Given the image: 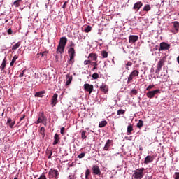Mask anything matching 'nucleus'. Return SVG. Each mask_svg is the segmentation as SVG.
<instances>
[{
	"label": "nucleus",
	"mask_w": 179,
	"mask_h": 179,
	"mask_svg": "<svg viewBox=\"0 0 179 179\" xmlns=\"http://www.w3.org/2000/svg\"><path fill=\"white\" fill-rule=\"evenodd\" d=\"M92 62H92V60H85V61H84V65H89V64H91V65H92Z\"/></svg>",
	"instance_id": "nucleus-46"
},
{
	"label": "nucleus",
	"mask_w": 179,
	"mask_h": 179,
	"mask_svg": "<svg viewBox=\"0 0 179 179\" xmlns=\"http://www.w3.org/2000/svg\"><path fill=\"white\" fill-rule=\"evenodd\" d=\"M48 54V52L47 51H44L43 52H40V53H38L37 55H38V58L40 57L38 55H41V57H47V55Z\"/></svg>",
	"instance_id": "nucleus-35"
},
{
	"label": "nucleus",
	"mask_w": 179,
	"mask_h": 179,
	"mask_svg": "<svg viewBox=\"0 0 179 179\" xmlns=\"http://www.w3.org/2000/svg\"><path fill=\"white\" fill-rule=\"evenodd\" d=\"M16 59H17V56L15 55L13 57V59L10 62V66H13V65L15 64V62H16Z\"/></svg>",
	"instance_id": "nucleus-36"
},
{
	"label": "nucleus",
	"mask_w": 179,
	"mask_h": 179,
	"mask_svg": "<svg viewBox=\"0 0 179 179\" xmlns=\"http://www.w3.org/2000/svg\"><path fill=\"white\" fill-rule=\"evenodd\" d=\"M6 67V60L3 59L1 65V69L3 71V69Z\"/></svg>",
	"instance_id": "nucleus-37"
},
{
	"label": "nucleus",
	"mask_w": 179,
	"mask_h": 179,
	"mask_svg": "<svg viewBox=\"0 0 179 179\" xmlns=\"http://www.w3.org/2000/svg\"><path fill=\"white\" fill-rule=\"evenodd\" d=\"M157 93H160V90H155L153 91H149L148 92L146 93V96L148 99H153Z\"/></svg>",
	"instance_id": "nucleus-7"
},
{
	"label": "nucleus",
	"mask_w": 179,
	"mask_h": 179,
	"mask_svg": "<svg viewBox=\"0 0 179 179\" xmlns=\"http://www.w3.org/2000/svg\"><path fill=\"white\" fill-rule=\"evenodd\" d=\"M85 33H90L92 31V27L87 26V27L85 28Z\"/></svg>",
	"instance_id": "nucleus-42"
},
{
	"label": "nucleus",
	"mask_w": 179,
	"mask_h": 179,
	"mask_svg": "<svg viewBox=\"0 0 179 179\" xmlns=\"http://www.w3.org/2000/svg\"><path fill=\"white\" fill-rule=\"evenodd\" d=\"M58 176H59L58 170L50 169L48 177L49 179H58Z\"/></svg>",
	"instance_id": "nucleus-3"
},
{
	"label": "nucleus",
	"mask_w": 179,
	"mask_h": 179,
	"mask_svg": "<svg viewBox=\"0 0 179 179\" xmlns=\"http://www.w3.org/2000/svg\"><path fill=\"white\" fill-rule=\"evenodd\" d=\"M132 131H134V126H132V124H130L127 127V135H131L132 134Z\"/></svg>",
	"instance_id": "nucleus-22"
},
{
	"label": "nucleus",
	"mask_w": 179,
	"mask_h": 179,
	"mask_svg": "<svg viewBox=\"0 0 179 179\" xmlns=\"http://www.w3.org/2000/svg\"><path fill=\"white\" fill-rule=\"evenodd\" d=\"M150 9H152V7H150V5L146 4V5L144 6L143 10L144 12H149V10H150Z\"/></svg>",
	"instance_id": "nucleus-29"
},
{
	"label": "nucleus",
	"mask_w": 179,
	"mask_h": 179,
	"mask_svg": "<svg viewBox=\"0 0 179 179\" xmlns=\"http://www.w3.org/2000/svg\"><path fill=\"white\" fill-rule=\"evenodd\" d=\"M70 47H71V48H73V47H75V43H73V42H72L70 45Z\"/></svg>",
	"instance_id": "nucleus-57"
},
{
	"label": "nucleus",
	"mask_w": 179,
	"mask_h": 179,
	"mask_svg": "<svg viewBox=\"0 0 179 179\" xmlns=\"http://www.w3.org/2000/svg\"><path fill=\"white\" fill-rule=\"evenodd\" d=\"M47 155H49L48 159H51V156H52V150H47Z\"/></svg>",
	"instance_id": "nucleus-43"
},
{
	"label": "nucleus",
	"mask_w": 179,
	"mask_h": 179,
	"mask_svg": "<svg viewBox=\"0 0 179 179\" xmlns=\"http://www.w3.org/2000/svg\"><path fill=\"white\" fill-rule=\"evenodd\" d=\"M113 145H114V141H113V140H107L105 146L103 147V150H106V152L108 151Z\"/></svg>",
	"instance_id": "nucleus-8"
},
{
	"label": "nucleus",
	"mask_w": 179,
	"mask_h": 179,
	"mask_svg": "<svg viewBox=\"0 0 179 179\" xmlns=\"http://www.w3.org/2000/svg\"><path fill=\"white\" fill-rule=\"evenodd\" d=\"M101 55H102L103 58H107V57H108V52H107V51H106V50H103L101 52Z\"/></svg>",
	"instance_id": "nucleus-38"
},
{
	"label": "nucleus",
	"mask_w": 179,
	"mask_h": 179,
	"mask_svg": "<svg viewBox=\"0 0 179 179\" xmlns=\"http://www.w3.org/2000/svg\"><path fill=\"white\" fill-rule=\"evenodd\" d=\"M136 127L138 128V129H141L142 127H143V120H139Z\"/></svg>",
	"instance_id": "nucleus-28"
},
{
	"label": "nucleus",
	"mask_w": 179,
	"mask_h": 179,
	"mask_svg": "<svg viewBox=\"0 0 179 179\" xmlns=\"http://www.w3.org/2000/svg\"><path fill=\"white\" fill-rule=\"evenodd\" d=\"M68 52L69 55H75V49L73 48H70Z\"/></svg>",
	"instance_id": "nucleus-32"
},
{
	"label": "nucleus",
	"mask_w": 179,
	"mask_h": 179,
	"mask_svg": "<svg viewBox=\"0 0 179 179\" xmlns=\"http://www.w3.org/2000/svg\"><path fill=\"white\" fill-rule=\"evenodd\" d=\"M92 174H94V176H99V177L100 176H101V171L100 170V167H99V166L93 165L92 167Z\"/></svg>",
	"instance_id": "nucleus-5"
},
{
	"label": "nucleus",
	"mask_w": 179,
	"mask_h": 179,
	"mask_svg": "<svg viewBox=\"0 0 179 179\" xmlns=\"http://www.w3.org/2000/svg\"><path fill=\"white\" fill-rule=\"evenodd\" d=\"M40 134L42 135V137L44 138L45 136V128L44 127H41Z\"/></svg>",
	"instance_id": "nucleus-30"
},
{
	"label": "nucleus",
	"mask_w": 179,
	"mask_h": 179,
	"mask_svg": "<svg viewBox=\"0 0 179 179\" xmlns=\"http://www.w3.org/2000/svg\"><path fill=\"white\" fill-rule=\"evenodd\" d=\"M140 150H143L142 148H140Z\"/></svg>",
	"instance_id": "nucleus-60"
},
{
	"label": "nucleus",
	"mask_w": 179,
	"mask_h": 179,
	"mask_svg": "<svg viewBox=\"0 0 179 179\" xmlns=\"http://www.w3.org/2000/svg\"><path fill=\"white\" fill-rule=\"evenodd\" d=\"M125 114V110L120 109L117 110V115H124Z\"/></svg>",
	"instance_id": "nucleus-41"
},
{
	"label": "nucleus",
	"mask_w": 179,
	"mask_h": 179,
	"mask_svg": "<svg viewBox=\"0 0 179 179\" xmlns=\"http://www.w3.org/2000/svg\"><path fill=\"white\" fill-rule=\"evenodd\" d=\"M162 82H167V76L164 75V78H162Z\"/></svg>",
	"instance_id": "nucleus-53"
},
{
	"label": "nucleus",
	"mask_w": 179,
	"mask_h": 179,
	"mask_svg": "<svg viewBox=\"0 0 179 179\" xmlns=\"http://www.w3.org/2000/svg\"><path fill=\"white\" fill-rule=\"evenodd\" d=\"M91 172H90V169H87L85 171V179H90L89 178V176L90 175Z\"/></svg>",
	"instance_id": "nucleus-39"
},
{
	"label": "nucleus",
	"mask_w": 179,
	"mask_h": 179,
	"mask_svg": "<svg viewBox=\"0 0 179 179\" xmlns=\"http://www.w3.org/2000/svg\"><path fill=\"white\" fill-rule=\"evenodd\" d=\"M22 45V43L20 41V42H17V43H15L14 45H13L12 47V50L13 51H16L17 49L19 48V47H20V45Z\"/></svg>",
	"instance_id": "nucleus-23"
},
{
	"label": "nucleus",
	"mask_w": 179,
	"mask_h": 179,
	"mask_svg": "<svg viewBox=\"0 0 179 179\" xmlns=\"http://www.w3.org/2000/svg\"><path fill=\"white\" fill-rule=\"evenodd\" d=\"M91 65L94 66L92 68V71H96V69H97V66L99 64H97V61H95V62H92Z\"/></svg>",
	"instance_id": "nucleus-31"
},
{
	"label": "nucleus",
	"mask_w": 179,
	"mask_h": 179,
	"mask_svg": "<svg viewBox=\"0 0 179 179\" xmlns=\"http://www.w3.org/2000/svg\"><path fill=\"white\" fill-rule=\"evenodd\" d=\"M23 0H16L13 3V5H15V8H19V6H20V3Z\"/></svg>",
	"instance_id": "nucleus-26"
},
{
	"label": "nucleus",
	"mask_w": 179,
	"mask_h": 179,
	"mask_svg": "<svg viewBox=\"0 0 179 179\" xmlns=\"http://www.w3.org/2000/svg\"><path fill=\"white\" fill-rule=\"evenodd\" d=\"M154 158L152 156L148 155L145 158L144 163L145 164H149V163H152L153 162Z\"/></svg>",
	"instance_id": "nucleus-16"
},
{
	"label": "nucleus",
	"mask_w": 179,
	"mask_h": 179,
	"mask_svg": "<svg viewBox=\"0 0 179 179\" xmlns=\"http://www.w3.org/2000/svg\"><path fill=\"white\" fill-rule=\"evenodd\" d=\"M2 115H3V113H2Z\"/></svg>",
	"instance_id": "nucleus-62"
},
{
	"label": "nucleus",
	"mask_w": 179,
	"mask_h": 179,
	"mask_svg": "<svg viewBox=\"0 0 179 179\" xmlns=\"http://www.w3.org/2000/svg\"><path fill=\"white\" fill-rule=\"evenodd\" d=\"M166 62V56H164L161 57L159 61L158 62L157 64V69L155 70V73L159 74L160 71H162V68L164 66V63Z\"/></svg>",
	"instance_id": "nucleus-2"
},
{
	"label": "nucleus",
	"mask_w": 179,
	"mask_h": 179,
	"mask_svg": "<svg viewBox=\"0 0 179 179\" xmlns=\"http://www.w3.org/2000/svg\"><path fill=\"white\" fill-rule=\"evenodd\" d=\"M129 66H132V62H127V63L125 64V69L127 71H129Z\"/></svg>",
	"instance_id": "nucleus-33"
},
{
	"label": "nucleus",
	"mask_w": 179,
	"mask_h": 179,
	"mask_svg": "<svg viewBox=\"0 0 179 179\" xmlns=\"http://www.w3.org/2000/svg\"><path fill=\"white\" fill-rule=\"evenodd\" d=\"M15 124H16L15 121L12 122L11 118L8 119L6 124L9 125L10 128H13V127L15 126Z\"/></svg>",
	"instance_id": "nucleus-19"
},
{
	"label": "nucleus",
	"mask_w": 179,
	"mask_h": 179,
	"mask_svg": "<svg viewBox=\"0 0 179 179\" xmlns=\"http://www.w3.org/2000/svg\"><path fill=\"white\" fill-rule=\"evenodd\" d=\"M7 33L9 36L13 34V31L12 30V28H10L7 30Z\"/></svg>",
	"instance_id": "nucleus-45"
},
{
	"label": "nucleus",
	"mask_w": 179,
	"mask_h": 179,
	"mask_svg": "<svg viewBox=\"0 0 179 179\" xmlns=\"http://www.w3.org/2000/svg\"><path fill=\"white\" fill-rule=\"evenodd\" d=\"M24 71L23 70L22 71H21V73L19 75V78H23L24 75Z\"/></svg>",
	"instance_id": "nucleus-51"
},
{
	"label": "nucleus",
	"mask_w": 179,
	"mask_h": 179,
	"mask_svg": "<svg viewBox=\"0 0 179 179\" xmlns=\"http://www.w3.org/2000/svg\"><path fill=\"white\" fill-rule=\"evenodd\" d=\"M4 36H6V34H3Z\"/></svg>",
	"instance_id": "nucleus-61"
},
{
	"label": "nucleus",
	"mask_w": 179,
	"mask_h": 179,
	"mask_svg": "<svg viewBox=\"0 0 179 179\" xmlns=\"http://www.w3.org/2000/svg\"><path fill=\"white\" fill-rule=\"evenodd\" d=\"M131 93L133 94H138V91H136V90L134 89L131 90Z\"/></svg>",
	"instance_id": "nucleus-54"
},
{
	"label": "nucleus",
	"mask_w": 179,
	"mask_h": 179,
	"mask_svg": "<svg viewBox=\"0 0 179 179\" xmlns=\"http://www.w3.org/2000/svg\"><path fill=\"white\" fill-rule=\"evenodd\" d=\"M100 90H101V92H103V93H105L106 94L108 92V86H107V85L106 84H102L100 86Z\"/></svg>",
	"instance_id": "nucleus-17"
},
{
	"label": "nucleus",
	"mask_w": 179,
	"mask_h": 179,
	"mask_svg": "<svg viewBox=\"0 0 179 179\" xmlns=\"http://www.w3.org/2000/svg\"><path fill=\"white\" fill-rule=\"evenodd\" d=\"M164 50H170V44L165 42H162L160 43L159 51H163Z\"/></svg>",
	"instance_id": "nucleus-10"
},
{
	"label": "nucleus",
	"mask_w": 179,
	"mask_h": 179,
	"mask_svg": "<svg viewBox=\"0 0 179 179\" xmlns=\"http://www.w3.org/2000/svg\"><path fill=\"white\" fill-rule=\"evenodd\" d=\"M174 178L175 179H179V172H176L175 173Z\"/></svg>",
	"instance_id": "nucleus-52"
},
{
	"label": "nucleus",
	"mask_w": 179,
	"mask_h": 179,
	"mask_svg": "<svg viewBox=\"0 0 179 179\" xmlns=\"http://www.w3.org/2000/svg\"><path fill=\"white\" fill-rule=\"evenodd\" d=\"M38 179H47L45 174L42 173Z\"/></svg>",
	"instance_id": "nucleus-48"
},
{
	"label": "nucleus",
	"mask_w": 179,
	"mask_h": 179,
	"mask_svg": "<svg viewBox=\"0 0 179 179\" xmlns=\"http://www.w3.org/2000/svg\"><path fill=\"white\" fill-rule=\"evenodd\" d=\"M8 20H6V23H8Z\"/></svg>",
	"instance_id": "nucleus-59"
},
{
	"label": "nucleus",
	"mask_w": 179,
	"mask_h": 179,
	"mask_svg": "<svg viewBox=\"0 0 179 179\" xmlns=\"http://www.w3.org/2000/svg\"><path fill=\"white\" fill-rule=\"evenodd\" d=\"M44 120H46L45 117H44V116H41V117L38 119V120H37L38 124H40V123L43 122V121H44Z\"/></svg>",
	"instance_id": "nucleus-40"
},
{
	"label": "nucleus",
	"mask_w": 179,
	"mask_h": 179,
	"mask_svg": "<svg viewBox=\"0 0 179 179\" xmlns=\"http://www.w3.org/2000/svg\"><path fill=\"white\" fill-rule=\"evenodd\" d=\"M64 50H65V46L58 45L56 52H57V54L59 53V54L62 55V54H64Z\"/></svg>",
	"instance_id": "nucleus-14"
},
{
	"label": "nucleus",
	"mask_w": 179,
	"mask_h": 179,
	"mask_svg": "<svg viewBox=\"0 0 179 179\" xmlns=\"http://www.w3.org/2000/svg\"><path fill=\"white\" fill-rule=\"evenodd\" d=\"M60 134L62 135H64V134H65V127H62L60 129Z\"/></svg>",
	"instance_id": "nucleus-50"
},
{
	"label": "nucleus",
	"mask_w": 179,
	"mask_h": 179,
	"mask_svg": "<svg viewBox=\"0 0 179 179\" xmlns=\"http://www.w3.org/2000/svg\"><path fill=\"white\" fill-rule=\"evenodd\" d=\"M61 138H59V135H58V134H55V136H54V141L52 145H57L58 143H59V141H60Z\"/></svg>",
	"instance_id": "nucleus-18"
},
{
	"label": "nucleus",
	"mask_w": 179,
	"mask_h": 179,
	"mask_svg": "<svg viewBox=\"0 0 179 179\" xmlns=\"http://www.w3.org/2000/svg\"><path fill=\"white\" fill-rule=\"evenodd\" d=\"M24 118H26V115H23L20 117V122L23 121V119H24Z\"/></svg>",
	"instance_id": "nucleus-56"
},
{
	"label": "nucleus",
	"mask_w": 179,
	"mask_h": 179,
	"mask_svg": "<svg viewBox=\"0 0 179 179\" xmlns=\"http://www.w3.org/2000/svg\"><path fill=\"white\" fill-rule=\"evenodd\" d=\"M66 86H69L72 83V79H73V78L72 77V76H71V74L69 73L66 75Z\"/></svg>",
	"instance_id": "nucleus-13"
},
{
	"label": "nucleus",
	"mask_w": 179,
	"mask_h": 179,
	"mask_svg": "<svg viewBox=\"0 0 179 179\" xmlns=\"http://www.w3.org/2000/svg\"><path fill=\"white\" fill-rule=\"evenodd\" d=\"M177 62L179 64V56L177 57Z\"/></svg>",
	"instance_id": "nucleus-58"
},
{
	"label": "nucleus",
	"mask_w": 179,
	"mask_h": 179,
	"mask_svg": "<svg viewBox=\"0 0 179 179\" xmlns=\"http://www.w3.org/2000/svg\"><path fill=\"white\" fill-rule=\"evenodd\" d=\"M136 76H139V71L133 70L132 72L130 73L129 77L127 78V83L129 84L132 80H134V78H136Z\"/></svg>",
	"instance_id": "nucleus-4"
},
{
	"label": "nucleus",
	"mask_w": 179,
	"mask_h": 179,
	"mask_svg": "<svg viewBox=\"0 0 179 179\" xmlns=\"http://www.w3.org/2000/svg\"><path fill=\"white\" fill-rule=\"evenodd\" d=\"M107 125V122L106 120L101 121L99 124V128H104Z\"/></svg>",
	"instance_id": "nucleus-27"
},
{
	"label": "nucleus",
	"mask_w": 179,
	"mask_h": 179,
	"mask_svg": "<svg viewBox=\"0 0 179 179\" xmlns=\"http://www.w3.org/2000/svg\"><path fill=\"white\" fill-rule=\"evenodd\" d=\"M45 94V91H41L38 92H36L35 97H44Z\"/></svg>",
	"instance_id": "nucleus-21"
},
{
	"label": "nucleus",
	"mask_w": 179,
	"mask_h": 179,
	"mask_svg": "<svg viewBox=\"0 0 179 179\" xmlns=\"http://www.w3.org/2000/svg\"><path fill=\"white\" fill-rule=\"evenodd\" d=\"M94 89V86H93V85L89 83L84 84V90L85 92H88L89 94H92V92H93Z\"/></svg>",
	"instance_id": "nucleus-6"
},
{
	"label": "nucleus",
	"mask_w": 179,
	"mask_h": 179,
	"mask_svg": "<svg viewBox=\"0 0 179 179\" xmlns=\"http://www.w3.org/2000/svg\"><path fill=\"white\" fill-rule=\"evenodd\" d=\"M153 87H155V85H150L146 88V90H151Z\"/></svg>",
	"instance_id": "nucleus-49"
},
{
	"label": "nucleus",
	"mask_w": 179,
	"mask_h": 179,
	"mask_svg": "<svg viewBox=\"0 0 179 179\" xmlns=\"http://www.w3.org/2000/svg\"><path fill=\"white\" fill-rule=\"evenodd\" d=\"M68 2L67 1H65L64 3L63 4V9H65V8H66V5H67Z\"/></svg>",
	"instance_id": "nucleus-55"
},
{
	"label": "nucleus",
	"mask_w": 179,
	"mask_h": 179,
	"mask_svg": "<svg viewBox=\"0 0 179 179\" xmlns=\"http://www.w3.org/2000/svg\"><path fill=\"white\" fill-rule=\"evenodd\" d=\"M92 77L93 78V79H99V73H94V74H92Z\"/></svg>",
	"instance_id": "nucleus-44"
},
{
	"label": "nucleus",
	"mask_w": 179,
	"mask_h": 179,
	"mask_svg": "<svg viewBox=\"0 0 179 179\" xmlns=\"http://www.w3.org/2000/svg\"><path fill=\"white\" fill-rule=\"evenodd\" d=\"M85 152H83V153L78 155V159H83V157H85Z\"/></svg>",
	"instance_id": "nucleus-47"
},
{
	"label": "nucleus",
	"mask_w": 179,
	"mask_h": 179,
	"mask_svg": "<svg viewBox=\"0 0 179 179\" xmlns=\"http://www.w3.org/2000/svg\"><path fill=\"white\" fill-rule=\"evenodd\" d=\"M70 59L69 61V64H71V65H73V63L75 62V55H69Z\"/></svg>",
	"instance_id": "nucleus-25"
},
{
	"label": "nucleus",
	"mask_w": 179,
	"mask_h": 179,
	"mask_svg": "<svg viewBox=\"0 0 179 179\" xmlns=\"http://www.w3.org/2000/svg\"><path fill=\"white\" fill-rule=\"evenodd\" d=\"M142 6H143V3L141 1H138L134 5L133 9L139 10Z\"/></svg>",
	"instance_id": "nucleus-15"
},
{
	"label": "nucleus",
	"mask_w": 179,
	"mask_h": 179,
	"mask_svg": "<svg viewBox=\"0 0 179 179\" xmlns=\"http://www.w3.org/2000/svg\"><path fill=\"white\" fill-rule=\"evenodd\" d=\"M58 103V94H54L51 99V106L55 107Z\"/></svg>",
	"instance_id": "nucleus-9"
},
{
	"label": "nucleus",
	"mask_w": 179,
	"mask_h": 179,
	"mask_svg": "<svg viewBox=\"0 0 179 179\" xmlns=\"http://www.w3.org/2000/svg\"><path fill=\"white\" fill-rule=\"evenodd\" d=\"M97 54L96 53H90L89 55H88V59H90V58H92V61H97Z\"/></svg>",
	"instance_id": "nucleus-20"
},
{
	"label": "nucleus",
	"mask_w": 179,
	"mask_h": 179,
	"mask_svg": "<svg viewBox=\"0 0 179 179\" xmlns=\"http://www.w3.org/2000/svg\"><path fill=\"white\" fill-rule=\"evenodd\" d=\"M173 27L176 31V33H178L179 30V22L178 21L173 22Z\"/></svg>",
	"instance_id": "nucleus-24"
},
{
	"label": "nucleus",
	"mask_w": 179,
	"mask_h": 179,
	"mask_svg": "<svg viewBox=\"0 0 179 179\" xmlns=\"http://www.w3.org/2000/svg\"><path fill=\"white\" fill-rule=\"evenodd\" d=\"M145 168H138L134 171V173L132 175L134 179H142L143 176H145Z\"/></svg>",
	"instance_id": "nucleus-1"
},
{
	"label": "nucleus",
	"mask_w": 179,
	"mask_h": 179,
	"mask_svg": "<svg viewBox=\"0 0 179 179\" xmlns=\"http://www.w3.org/2000/svg\"><path fill=\"white\" fill-rule=\"evenodd\" d=\"M87 138V136H86V131L83 130L81 131V139H86Z\"/></svg>",
	"instance_id": "nucleus-34"
},
{
	"label": "nucleus",
	"mask_w": 179,
	"mask_h": 179,
	"mask_svg": "<svg viewBox=\"0 0 179 179\" xmlns=\"http://www.w3.org/2000/svg\"><path fill=\"white\" fill-rule=\"evenodd\" d=\"M67 43H68V38H66V37H65V36H63V37L60 38V40L59 42V45L66 47Z\"/></svg>",
	"instance_id": "nucleus-11"
},
{
	"label": "nucleus",
	"mask_w": 179,
	"mask_h": 179,
	"mask_svg": "<svg viewBox=\"0 0 179 179\" xmlns=\"http://www.w3.org/2000/svg\"><path fill=\"white\" fill-rule=\"evenodd\" d=\"M139 39V36L136 35H131L129 37V43H136V41Z\"/></svg>",
	"instance_id": "nucleus-12"
}]
</instances>
